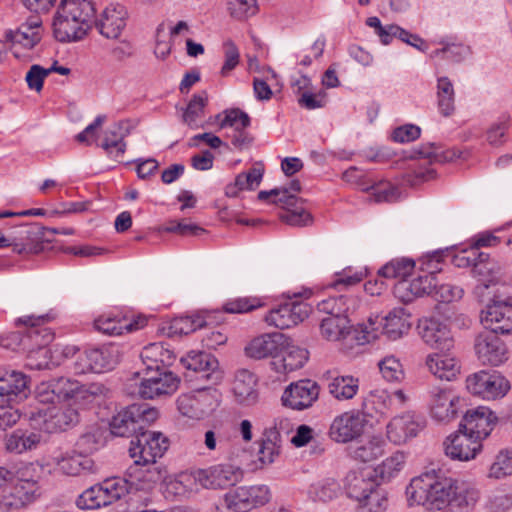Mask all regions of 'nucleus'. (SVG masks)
Wrapping results in <instances>:
<instances>
[{
  "instance_id": "obj_44",
  "label": "nucleus",
  "mask_w": 512,
  "mask_h": 512,
  "mask_svg": "<svg viewBox=\"0 0 512 512\" xmlns=\"http://www.w3.org/2000/svg\"><path fill=\"white\" fill-rule=\"evenodd\" d=\"M58 9L90 27L96 14L92 0H61Z\"/></svg>"
},
{
  "instance_id": "obj_5",
  "label": "nucleus",
  "mask_w": 512,
  "mask_h": 512,
  "mask_svg": "<svg viewBox=\"0 0 512 512\" xmlns=\"http://www.w3.org/2000/svg\"><path fill=\"white\" fill-rule=\"evenodd\" d=\"M454 262L458 267L472 266V272L479 282L476 291L487 289L490 285L502 280L503 269L501 265L490 258L488 254L481 253L478 256H470L459 253L455 256Z\"/></svg>"
},
{
  "instance_id": "obj_27",
  "label": "nucleus",
  "mask_w": 512,
  "mask_h": 512,
  "mask_svg": "<svg viewBox=\"0 0 512 512\" xmlns=\"http://www.w3.org/2000/svg\"><path fill=\"white\" fill-rule=\"evenodd\" d=\"M127 10L122 5L106 7L95 22L101 35L108 39H117L126 26Z\"/></svg>"
},
{
  "instance_id": "obj_13",
  "label": "nucleus",
  "mask_w": 512,
  "mask_h": 512,
  "mask_svg": "<svg viewBox=\"0 0 512 512\" xmlns=\"http://www.w3.org/2000/svg\"><path fill=\"white\" fill-rule=\"evenodd\" d=\"M46 320L47 315L25 316L18 319L19 322L29 326L24 333L23 341L24 351L30 355L37 353L46 356L48 353L46 346L53 340L54 334L49 328L40 326Z\"/></svg>"
},
{
  "instance_id": "obj_1",
  "label": "nucleus",
  "mask_w": 512,
  "mask_h": 512,
  "mask_svg": "<svg viewBox=\"0 0 512 512\" xmlns=\"http://www.w3.org/2000/svg\"><path fill=\"white\" fill-rule=\"evenodd\" d=\"M406 496L410 506L420 505L428 512H473L481 493L475 484L432 468L412 478Z\"/></svg>"
},
{
  "instance_id": "obj_38",
  "label": "nucleus",
  "mask_w": 512,
  "mask_h": 512,
  "mask_svg": "<svg viewBox=\"0 0 512 512\" xmlns=\"http://www.w3.org/2000/svg\"><path fill=\"white\" fill-rule=\"evenodd\" d=\"M138 415L136 408H132V405L121 410L110 421L111 433L119 437L137 435L143 429L137 422Z\"/></svg>"
},
{
  "instance_id": "obj_49",
  "label": "nucleus",
  "mask_w": 512,
  "mask_h": 512,
  "mask_svg": "<svg viewBox=\"0 0 512 512\" xmlns=\"http://www.w3.org/2000/svg\"><path fill=\"white\" fill-rule=\"evenodd\" d=\"M99 486L107 506L125 497L132 488V484L121 477L107 478L99 483Z\"/></svg>"
},
{
  "instance_id": "obj_8",
  "label": "nucleus",
  "mask_w": 512,
  "mask_h": 512,
  "mask_svg": "<svg viewBox=\"0 0 512 512\" xmlns=\"http://www.w3.org/2000/svg\"><path fill=\"white\" fill-rule=\"evenodd\" d=\"M425 427L424 419L412 411L394 416L386 425V438L394 445H403Z\"/></svg>"
},
{
  "instance_id": "obj_42",
  "label": "nucleus",
  "mask_w": 512,
  "mask_h": 512,
  "mask_svg": "<svg viewBox=\"0 0 512 512\" xmlns=\"http://www.w3.org/2000/svg\"><path fill=\"white\" fill-rule=\"evenodd\" d=\"M300 190V182L298 180H292L287 188H275L270 191H260L258 193V199L265 201L273 197V200L271 201L272 203L280 205L284 209H289V207H295L300 201L298 197L292 194L298 193Z\"/></svg>"
},
{
  "instance_id": "obj_31",
  "label": "nucleus",
  "mask_w": 512,
  "mask_h": 512,
  "mask_svg": "<svg viewBox=\"0 0 512 512\" xmlns=\"http://www.w3.org/2000/svg\"><path fill=\"white\" fill-rule=\"evenodd\" d=\"M283 338L284 335L281 333L262 334L249 342L245 347V354L257 360L267 357L277 358L276 355L283 345Z\"/></svg>"
},
{
  "instance_id": "obj_60",
  "label": "nucleus",
  "mask_w": 512,
  "mask_h": 512,
  "mask_svg": "<svg viewBox=\"0 0 512 512\" xmlns=\"http://www.w3.org/2000/svg\"><path fill=\"white\" fill-rule=\"evenodd\" d=\"M359 503L360 512H384L387 507V497L379 485L368 493Z\"/></svg>"
},
{
  "instance_id": "obj_3",
  "label": "nucleus",
  "mask_w": 512,
  "mask_h": 512,
  "mask_svg": "<svg viewBox=\"0 0 512 512\" xmlns=\"http://www.w3.org/2000/svg\"><path fill=\"white\" fill-rule=\"evenodd\" d=\"M169 447V439L161 432L141 430L131 440L129 455L136 465L155 464Z\"/></svg>"
},
{
  "instance_id": "obj_9",
  "label": "nucleus",
  "mask_w": 512,
  "mask_h": 512,
  "mask_svg": "<svg viewBox=\"0 0 512 512\" xmlns=\"http://www.w3.org/2000/svg\"><path fill=\"white\" fill-rule=\"evenodd\" d=\"M362 412L349 410L337 415L329 428V437L337 443H347L360 437L366 426Z\"/></svg>"
},
{
  "instance_id": "obj_24",
  "label": "nucleus",
  "mask_w": 512,
  "mask_h": 512,
  "mask_svg": "<svg viewBox=\"0 0 512 512\" xmlns=\"http://www.w3.org/2000/svg\"><path fill=\"white\" fill-rule=\"evenodd\" d=\"M214 405L213 396L205 389H200L192 394L181 395L177 400L180 413L192 419H202L207 416Z\"/></svg>"
},
{
  "instance_id": "obj_45",
  "label": "nucleus",
  "mask_w": 512,
  "mask_h": 512,
  "mask_svg": "<svg viewBox=\"0 0 512 512\" xmlns=\"http://www.w3.org/2000/svg\"><path fill=\"white\" fill-rule=\"evenodd\" d=\"M10 485L12 486L11 496L14 498V501L8 502L5 499L1 500L0 510L7 506L23 507L33 502L40 495L38 480Z\"/></svg>"
},
{
  "instance_id": "obj_46",
  "label": "nucleus",
  "mask_w": 512,
  "mask_h": 512,
  "mask_svg": "<svg viewBox=\"0 0 512 512\" xmlns=\"http://www.w3.org/2000/svg\"><path fill=\"white\" fill-rule=\"evenodd\" d=\"M384 440L379 436H372L369 439L358 443L350 450L353 459L366 463L376 460L384 453Z\"/></svg>"
},
{
  "instance_id": "obj_18",
  "label": "nucleus",
  "mask_w": 512,
  "mask_h": 512,
  "mask_svg": "<svg viewBox=\"0 0 512 512\" xmlns=\"http://www.w3.org/2000/svg\"><path fill=\"white\" fill-rule=\"evenodd\" d=\"M460 398L448 388L434 387L429 391L431 416L440 422L453 420L458 413Z\"/></svg>"
},
{
  "instance_id": "obj_22",
  "label": "nucleus",
  "mask_w": 512,
  "mask_h": 512,
  "mask_svg": "<svg viewBox=\"0 0 512 512\" xmlns=\"http://www.w3.org/2000/svg\"><path fill=\"white\" fill-rule=\"evenodd\" d=\"M91 29L88 24L67 16L57 8L53 18V33L57 41L62 43L76 42L83 39Z\"/></svg>"
},
{
  "instance_id": "obj_33",
  "label": "nucleus",
  "mask_w": 512,
  "mask_h": 512,
  "mask_svg": "<svg viewBox=\"0 0 512 512\" xmlns=\"http://www.w3.org/2000/svg\"><path fill=\"white\" fill-rule=\"evenodd\" d=\"M38 231L35 227H23L18 238L12 240L0 233V248L11 246L17 254H38L43 250V245L38 241Z\"/></svg>"
},
{
  "instance_id": "obj_17",
  "label": "nucleus",
  "mask_w": 512,
  "mask_h": 512,
  "mask_svg": "<svg viewBox=\"0 0 512 512\" xmlns=\"http://www.w3.org/2000/svg\"><path fill=\"white\" fill-rule=\"evenodd\" d=\"M481 322L494 334H509L512 332V304L505 300H494L481 313Z\"/></svg>"
},
{
  "instance_id": "obj_50",
  "label": "nucleus",
  "mask_w": 512,
  "mask_h": 512,
  "mask_svg": "<svg viewBox=\"0 0 512 512\" xmlns=\"http://www.w3.org/2000/svg\"><path fill=\"white\" fill-rule=\"evenodd\" d=\"M341 493V485L332 477L320 479L310 485L308 495L314 501L327 502Z\"/></svg>"
},
{
  "instance_id": "obj_32",
  "label": "nucleus",
  "mask_w": 512,
  "mask_h": 512,
  "mask_svg": "<svg viewBox=\"0 0 512 512\" xmlns=\"http://www.w3.org/2000/svg\"><path fill=\"white\" fill-rule=\"evenodd\" d=\"M436 276L431 274L418 275L411 281H400L395 286V294L404 302H411L415 297L431 295L436 283Z\"/></svg>"
},
{
  "instance_id": "obj_62",
  "label": "nucleus",
  "mask_w": 512,
  "mask_h": 512,
  "mask_svg": "<svg viewBox=\"0 0 512 512\" xmlns=\"http://www.w3.org/2000/svg\"><path fill=\"white\" fill-rule=\"evenodd\" d=\"M378 366L383 378L388 382H400L404 378L402 364L394 356H386Z\"/></svg>"
},
{
  "instance_id": "obj_21",
  "label": "nucleus",
  "mask_w": 512,
  "mask_h": 512,
  "mask_svg": "<svg viewBox=\"0 0 512 512\" xmlns=\"http://www.w3.org/2000/svg\"><path fill=\"white\" fill-rule=\"evenodd\" d=\"M180 361L184 368L197 374L198 380H205L215 384L221 378V373L218 370V361L209 353L191 351L185 357H182Z\"/></svg>"
},
{
  "instance_id": "obj_61",
  "label": "nucleus",
  "mask_w": 512,
  "mask_h": 512,
  "mask_svg": "<svg viewBox=\"0 0 512 512\" xmlns=\"http://www.w3.org/2000/svg\"><path fill=\"white\" fill-rule=\"evenodd\" d=\"M262 302L256 297H238L230 299L223 304V311L231 314H243L251 312L262 306Z\"/></svg>"
},
{
  "instance_id": "obj_43",
  "label": "nucleus",
  "mask_w": 512,
  "mask_h": 512,
  "mask_svg": "<svg viewBox=\"0 0 512 512\" xmlns=\"http://www.w3.org/2000/svg\"><path fill=\"white\" fill-rule=\"evenodd\" d=\"M281 436L276 428L265 429L259 440V461L264 465L272 464L279 456Z\"/></svg>"
},
{
  "instance_id": "obj_16",
  "label": "nucleus",
  "mask_w": 512,
  "mask_h": 512,
  "mask_svg": "<svg viewBox=\"0 0 512 512\" xmlns=\"http://www.w3.org/2000/svg\"><path fill=\"white\" fill-rule=\"evenodd\" d=\"M320 387L317 382L302 379L291 383L281 397L284 406L294 410H304L313 405L318 399Z\"/></svg>"
},
{
  "instance_id": "obj_56",
  "label": "nucleus",
  "mask_w": 512,
  "mask_h": 512,
  "mask_svg": "<svg viewBox=\"0 0 512 512\" xmlns=\"http://www.w3.org/2000/svg\"><path fill=\"white\" fill-rule=\"evenodd\" d=\"M512 475V450L501 449L489 467L488 477L491 479H504Z\"/></svg>"
},
{
  "instance_id": "obj_48",
  "label": "nucleus",
  "mask_w": 512,
  "mask_h": 512,
  "mask_svg": "<svg viewBox=\"0 0 512 512\" xmlns=\"http://www.w3.org/2000/svg\"><path fill=\"white\" fill-rule=\"evenodd\" d=\"M41 441L37 433H26L16 430L5 438V448L11 453L21 454L25 451L35 449Z\"/></svg>"
},
{
  "instance_id": "obj_36",
  "label": "nucleus",
  "mask_w": 512,
  "mask_h": 512,
  "mask_svg": "<svg viewBox=\"0 0 512 512\" xmlns=\"http://www.w3.org/2000/svg\"><path fill=\"white\" fill-rule=\"evenodd\" d=\"M129 134V122L120 121L105 132L101 147L115 159H120L126 151V142L124 139Z\"/></svg>"
},
{
  "instance_id": "obj_28",
  "label": "nucleus",
  "mask_w": 512,
  "mask_h": 512,
  "mask_svg": "<svg viewBox=\"0 0 512 512\" xmlns=\"http://www.w3.org/2000/svg\"><path fill=\"white\" fill-rule=\"evenodd\" d=\"M425 365L429 372L440 380L452 381L460 374V363L449 351L427 355Z\"/></svg>"
},
{
  "instance_id": "obj_58",
  "label": "nucleus",
  "mask_w": 512,
  "mask_h": 512,
  "mask_svg": "<svg viewBox=\"0 0 512 512\" xmlns=\"http://www.w3.org/2000/svg\"><path fill=\"white\" fill-rule=\"evenodd\" d=\"M365 277L366 273L364 271H353L352 268L347 267L335 273L331 287L339 291L348 289L362 282Z\"/></svg>"
},
{
  "instance_id": "obj_35",
  "label": "nucleus",
  "mask_w": 512,
  "mask_h": 512,
  "mask_svg": "<svg viewBox=\"0 0 512 512\" xmlns=\"http://www.w3.org/2000/svg\"><path fill=\"white\" fill-rule=\"evenodd\" d=\"M353 331L349 330L348 315L327 316L322 319L320 324L321 335L329 341H338L344 339L347 343L355 341Z\"/></svg>"
},
{
  "instance_id": "obj_34",
  "label": "nucleus",
  "mask_w": 512,
  "mask_h": 512,
  "mask_svg": "<svg viewBox=\"0 0 512 512\" xmlns=\"http://www.w3.org/2000/svg\"><path fill=\"white\" fill-rule=\"evenodd\" d=\"M377 486L372 473L368 471H350L344 479L348 497L357 502H362L363 498Z\"/></svg>"
},
{
  "instance_id": "obj_23",
  "label": "nucleus",
  "mask_w": 512,
  "mask_h": 512,
  "mask_svg": "<svg viewBox=\"0 0 512 512\" xmlns=\"http://www.w3.org/2000/svg\"><path fill=\"white\" fill-rule=\"evenodd\" d=\"M418 328L421 338L431 348L438 351H450L453 348L454 342L449 329L438 320L423 319Z\"/></svg>"
},
{
  "instance_id": "obj_51",
  "label": "nucleus",
  "mask_w": 512,
  "mask_h": 512,
  "mask_svg": "<svg viewBox=\"0 0 512 512\" xmlns=\"http://www.w3.org/2000/svg\"><path fill=\"white\" fill-rule=\"evenodd\" d=\"M437 105L444 117L451 116L455 111V92L448 77H440L437 81Z\"/></svg>"
},
{
  "instance_id": "obj_63",
  "label": "nucleus",
  "mask_w": 512,
  "mask_h": 512,
  "mask_svg": "<svg viewBox=\"0 0 512 512\" xmlns=\"http://www.w3.org/2000/svg\"><path fill=\"white\" fill-rule=\"evenodd\" d=\"M223 115L224 116L222 118L221 114L217 115V119H220L219 126L221 129L230 127L234 130L238 128H247L250 125V117L240 109L226 110Z\"/></svg>"
},
{
  "instance_id": "obj_54",
  "label": "nucleus",
  "mask_w": 512,
  "mask_h": 512,
  "mask_svg": "<svg viewBox=\"0 0 512 512\" xmlns=\"http://www.w3.org/2000/svg\"><path fill=\"white\" fill-rule=\"evenodd\" d=\"M415 267L414 260L410 258H395L387 262L378 270V275L387 279H405Z\"/></svg>"
},
{
  "instance_id": "obj_39",
  "label": "nucleus",
  "mask_w": 512,
  "mask_h": 512,
  "mask_svg": "<svg viewBox=\"0 0 512 512\" xmlns=\"http://www.w3.org/2000/svg\"><path fill=\"white\" fill-rule=\"evenodd\" d=\"M359 387V378L353 375L333 376L327 385L328 393L337 401L353 399L357 395Z\"/></svg>"
},
{
  "instance_id": "obj_4",
  "label": "nucleus",
  "mask_w": 512,
  "mask_h": 512,
  "mask_svg": "<svg viewBox=\"0 0 512 512\" xmlns=\"http://www.w3.org/2000/svg\"><path fill=\"white\" fill-rule=\"evenodd\" d=\"M121 351L114 344L103 345L99 348L85 350L79 353L73 363L76 374L88 372L102 373L114 369L120 362Z\"/></svg>"
},
{
  "instance_id": "obj_6",
  "label": "nucleus",
  "mask_w": 512,
  "mask_h": 512,
  "mask_svg": "<svg viewBox=\"0 0 512 512\" xmlns=\"http://www.w3.org/2000/svg\"><path fill=\"white\" fill-rule=\"evenodd\" d=\"M31 426L46 433L64 431L79 421L77 409L71 406L48 407L33 412L30 417Z\"/></svg>"
},
{
  "instance_id": "obj_37",
  "label": "nucleus",
  "mask_w": 512,
  "mask_h": 512,
  "mask_svg": "<svg viewBox=\"0 0 512 512\" xmlns=\"http://www.w3.org/2000/svg\"><path fill=\"white\" fill-rule=\"evenodd\" d=\"M308 351L304 348L287 347L281 357L274 358L270 362L271 368L279 374H286L304 366L308 360Z\"/></svg>"
},
{
  "instance_id": "obj_52",
  "label": "nucleus",
  "mask_w": 512,
  "mask_h": 512,
  "mask_svg": "<svg viewBox=\"0 0 512 512\" xmlns=\"http://www.w3.org/2000/svg\"><path fill=\"white\" fill-rule=\"evenodd\" d=\"M405 462V454L401 451H396L375 467V476L382 481H390L403 469Z\"/></svg>"
},
{
  "instance_id": "obj_59",
  "label": "nucleus",
  "mask_w": 512,
  "mask_h": 512,
  "mask_svg": "<svg viewBox=\"0 0 512 512\" xmlns=\"http://www.w3.org/2000/svg\"><path fill=\"white\" fill-rule=\"evenodd\" d=\"M10 484L27 483L38 480L36 468L32 463H14L8 465Z\"/></svg>"
},
{
  "instance_id": "obj_20",
  "label": "nucleus",
  "mask_w": 512,
  "mask_h": 512,
  "mask_svg": "<svg viewBox=\"0 0 512 512\" xmlns=\"http://www.w3.org/2000/svg\"><path fill=\"white\" fill-rule=\"evenodd\" d=\"M464 429L450 435L445 441V454L453 460L469 461L482 450V443Z\"/></svg>"
},
{
  "instance_id": "obj_57",
  "label": "nucleus",
  "mask_w": 512,
  "mask_h": 512,
  "mask_svg": "<svg viewBox=\"0 0 512 512\" xmlns=\"http://www.w3.org/2000/svg\"><path fill=\"white\" fill-rule=\"evenodd\" d=\"M103 496L104 494L98 483L83 491L78 496L76 504L80 509H99L107 506Z\"/></svg>"
},
{
  "instance_id": "obj_64",
  "label": "nucleus",
  "mask_w": 512,
  "mask_h": 512,
  "mask_svg": "<svg viewBox=\"0 0 512 512\" xmlns=\"http://www.w3.org/2000/svg\"><path fill=\"white\" fill-rule=\"evenodd\" d=\"M94 327L99 332L107 335H122L123 331V317L112 316L104 314L99 316L94 321Z\"/></svg>"
},
{
  "instance_id": "obj_11",
  "label": "nucleus",
  "mask_w": 512,
  "mask_h": 512,
  "mask_svg": "<svg viewBox=\"0 0 512 512\" xmlns=\"http://www.w3.org/2000/svg\"><path fill=\"white\" fill-rule=\"evenodd\" d=\"M243 471L231 464H219L194 473V480L207 489H225L240 482Z\"/></svg>"
},
{
  "instance_id": "obj_29",
  "label": "nucleus",
  "mask_w": 512,
  "mask_h": 512,
  "mask_svg": "<svg viewBox=\"0 0 512 512\" xmlns=\"http://www.w3.org/2000/svg\"><path fill=\"white\" fill-rule=\"evenodd\" d=\"M257 383V376L250 370H237L232 386L236 401L245 406L255 405L259 398Z\"/></svg>"
},
{
  "instance_id": "obj_2",
  "label": "nucleus",
  "mask_w": 512,
  "mask_h": 512,
  "mask_svg": "<svg viewBox=\"0 0 512 512\" xmlns=\"http://www.w3.org/2000/svg\"><path fill=\"white\" fill-rule=\"evenodd\" d=\"M409 315L403 308H395L385 317H369L366 322L358 324L353 334L357 345L363 346L375 341L380 334L396 340L410 329Z\"/></svg>"
},
{
  "instance_id": "obj_30",
  "label": "nucleus",
  "mask_w": 512,
  "mask_h": 512,
  "mask_svg": "<svg viewBox=\"0 0 512 512\" xmlns=\"http://www.w3.org/2000/svg\"><path fill=\"white\" fill-rule=\"evenodd\" d=\"M140 358L149 374L154 371H167L166 367L173 364L175 354L163 343H151L142 349Z\"/></svg>"
},
{
  "instance_id": "obj_15",
  "label": "nucleus",
  "mask_w": 512,
  "mask_h": 512,
  "mask_svg": "<svg viewBox=\"0 0 512 512\" xmlns=\"http://www.w3.org/2000/svg\"><path fill=\"white\" fill-rule=\"evenodd\" d=\"M497 423L498 417L490 408L478 406L467 410L459 426L460 430L464 429L481 442L491 434Z\"/></svg>"
},
{
  "instance_id": "obj_55",
  "label": "nucleus",
  "mask_w": 512,
  "mask_h": 512,
  "mask_svg": "<svg viewBox=\"0 0 512 512\" xmlns=\"http://www.w3.org/2000/svg\"><path fill=\"white\" fill-rule=\"evenodd\" d=\"M207 93L202 92L192 97L183 113V122L191 128H198L199 120L204 116V108L207 103Z\"/></svg>"
},
{
  "instance_id": "obj_25",
  "label": "nucleus",
  "mask_w": 512,
  "mask_h": 512,
  "mask_svg": "<svg viewBox=\"0 0 512 512\" xmlns=\"http://www.w3.org/2000/svg\"><path fill=\"white\" fill-rule=\"evenodd\" d=\"M41 32L42 19L40 15H31L17 30L10 31L8 37L13 42L14 56L20 58L17 46L28 50L32 49L41 40Z\"/></svg>"
},
{
  "instance_id": "obj_26",
  "label": "nucleus",
  "mask_w": 512,
  "mask_h": 512,
  "mask_svg": "<svg viewBox=\"0 0 512 512\" xmlns=\"http://www.w3.org/2000/svg\"><path fill=\"white\" fill-rule=\"evenodd\" d=\"M28 377L15 370L0 369V401L13 403L27 396Z\"/></svg>"
},
{
  "instance_id": "obj_40",
  "label": "nucleus",
  "mask_w": 512,
  "mask_h": 512,
  "mask_svg": "<svg viewBox=\"0 0 512 512\" xmlns=\"http://www.w3.org/2000/svg\"><path fill=\"white\" fill-rule=\"evenodd\" d=\"M396 409L397 407L392 402V395L385 390H375L370 392L362 403V413L364 416H384L389 411Z\"/></svg>"
},
{
  "instance_id": "obj_41",
  "label": "nucleus",
  "mask_w": 512,
  "mask_h": 512,
  "mask_svg": "<svg viewBox=\"0 0 512 512\" xmlns=\"http://www.w3.org/2000/svg\"><path fill=\"white\" fill-rule=\"evenodd\" d=\"M56 464L61 472L69 476L90 472L94 466V462L89 456L76 451L56 458Z\"/></svg>"
},
{
  "instance_id": "obj_12",
  "label": "nucleus",
  "mask_w": 512,
  "mask_h": 512,
  "mask_svg": "<svg viewBox=\"0 0 512 512\" xmlns=\"http://www.w3.org/2000/svg\"><path fill=\"white\" fill-rule=\"evenodd\" d=\"M475 353L483 365L499 366L509 358V352L504 341L493 332H482L474 342Z\"/></svg>"
},
{
  "instance_id": "obj_10",
  "label": "nucleus",
  "mask_w": 512,
  "mask_h": 512,
  "mask_svg": "<svg viewBox=\"0 0 512 512\" xmlns=\"http://www.w3.org/2000/svg\"><path fill=\"white\" fill-rule=\"evenodd\" d=\"M467 389L483 399L493 400L503 397L510 389L509 382L500 374L479 371L466 379Z\"/></svg>"
},
{
  "instance_id": "obj_19",
  "label": "nucleus",
  "mask_w": 512,
  "mask_h": 512,
  "mask_svg": "<svg viewBox=\"0 0 512 512\" xmlns=\"http://www.w3.org/2000/svg\"><path fill=\"white\" fill-rule=\"evenodd\" d=\"M180 380L170 371H154L146 373L138 387V395L143 399H153L162 395H170L178 389Z\"/></svg>"
},
{
  "instance_id": "obj_53",
  "label": "nucleus",
  "mask_w": 512,
  "mask_h": 512,
  "mask_svg": "<svg viewBox=\"0 0 512 512\" xmlns=\"http://www.w3.org/2000/svg\"><path fill=\"white\" fill-rule=\"evenodd\" d=\"M206 325L205 319L200 315L174 318L168 326V336H182L195 332Z\"/></svg>"
},
{
  "instance_id": "obj_47",
  "label": "nucleus",
  "mask_w": 512,
  "mask_h": 512,
  "mask_svg": "<svg viewBox=\"0 0 512 512\" xmlns=\"http://www.w3.org/2000/svg\"><path fill=\"white\" fill-rule=\"evenodd\" d=\"M358 299L355 297L339 296L330 297L317 304L319 312L328 314V316L348 315L353 313L358 307Z\"/></svg>"
},
{
  "instance_id": "obj_14",
  "label": "nucleus",
  "mask_w": 512,
  "mask_h": 512,
  "mask_svg": "<svg viewBox=\"0 0 512 512\" xmlns=\"http://www.w3.org/2000/svg\"><path fill=\"white\" fill-rule=\"evenodd\" d=\"M310 312L311 307L305 302H285L271 309L264 320L269 326L288 329L304 321Z\"/></svg>"
},
{
  "instance_id": "obj_7",
  "label": "nucleus",
  "mask_w": 512,
  "mask_h": 512,
  "mask_svg": "<svg viewBox=\"0 0 512 512\" xmlns=\"http://www.w3.org/2000/svg\"><path fill=\"white\" fill-rule=\"evenodd\" d=\"M270 492L265 485L240 486L229 491L223 497L228 511L244 512L269 501Z\"/></svg>"
}]
</instances>
